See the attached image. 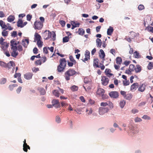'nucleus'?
Here are the masks:
<instances>
[{"mask_svg":"<svg viewBox=\"0 0 153 153\" xmlns=\"http://www.w3.org/2000/svg\"><path fill=\"white\" fill-rule=\"evenodd\" d=\"M35 64L36 65H40L42 64L41 60H38L35 61Z\"/></svg>","mask_w":153,"mask_h":153,"instance_id":"59","label":"nucleus"},{"mask_svg":"<svg viewBox=\"0 0 153 153\" xmlns=\"http://www.w3.org/2000/svg\"><path fill=\"white\" fill-rule=\"evenodd\" d=\"M32 16L30 14H28L27 16V21H30L32 18Z\"/></svg>","mask_w":153,"mask_h":153,"instance_id":"57","label":"nucleus"},{"mask_svg":"<svg viewBox=\"0 0 153 153\" xmlns=\"http://www.w3.org/2000/svg\"><path fill=\"white\" fill-rule=\"evenodd\" d=\"M52 103L53 104V105H55L57 104H59L60 103L59 101L56 99H53L52 100Z\"/></svg>","mask_w":153,"mask_h":153,"instance_id":"37","label":"nucleus"},{"mask_svg":"<svg viewBox=\"0 0 153 153\" xmlns=\"http://www.w3.org/2000/svg\"><path fill=\"white\" fill-rule=\"evenodd\" d=\"M77 72L73 69H68L64 73V77L65 79L69 80L70 79V77L76 74Z\"/></svg>","mask_w":153,"mask_h":153,"instance_id":"4","label":"nucleus"},{"mask_svg":"<svg viewBox=\"0 0 153 153\" xmlns=\"http://www.w3.org/2000/svg\"><path fill=\"white\" fill-rule=\"evenodd\" d=\"M133 97V95L132 94L130 93L126 94L124 98L127 100H131Z\"/></svg>","mask_w":153,"mask_h":153,"instance_id":"23","label":"nucleus"},{"mask_svg":"<svg viewBox=\"0 0 153 153\" xmlns=\"http://www.w3.org/2000/svg\"><path fill=\"white\" fill-rule=\"evenodd\" d=\"M134 121L135 122H139L141 121L142 120L140 118L137 117L135 119Z\"/></svg>","mask_w":153,"mask_h":153,"instance_id":"56","label":"nucleus"},{"mask_svg":"<svg viewBox=\"0 0 153 153\" xmlns=\"http://www.w3.org/2000/svg\"><path fill=\"white\" fill-rule=\"evenodd\" d=\"M148 69L149 70H151L153 68V62H150L147 66Z\"/></svg>","mask_w":153,"mask_h":153,"instance_id":"39","label":"nucleus"},{"mask_svg":"<svg viewBox=\"0 0 153 153\" xmlns=\"http://www.w3.org/2000/svg\"><path fill=\"white\" fill-rule=\"evenodd\" d=\"M41 37L39 34L37 33H35L34 34V42L39 41L41 40Z\"/></svg>","mask_w":153,"mask_h":153,"instance_id":"16","label":"nucleus"},{"mask_svg":"<svg viewBox=\"0 0 153 153\" xmlns=\"http://www.w3.org/2000/svg\"><path fill=\"white\" fill-rule=\"evenodd\" d=\"M27 149H30V147L28 145L27 146L23 145V150L25 152H27Z\"/></svg>","mask_w":153,"mask_h":153,"instance_id":"35","label":"nucleus"},{"mask_svg":"<svg viewBox=\"0 0 153 153\" xmlns=\"http://www.w3.org/2000/svg\"><path fill=\"white\" fill-rule=\"evenodd\" d=\"M99 60L97 58H95L93 61V66L95 68H99Z\"/></svg>","mask_w":153,"mask_h":153,"instance_id":"17","label":"nucleus"},{"mask_svg":"<svg viewBox=\"0 0 153 153\" xmlns=\"http://www.w3.org/2000/svg\"><path fill=\"white\" fill-rule=\"evenodd\" d=\"M122 59L120 57H117L116 59V63L119 65H120L122 62Z\"/></svg>","mask_w":153,"mask_h":153,"instance_id":"26","label":"nucleus"},{"mask_svg":"<svg viewBox=\"0 0 153 153\" xmlns=\"http://www.w3.org/2000/svg\"><path fill=\"white\" fill-rule=\"evenodd\" d=\"M108 105L110 109H112L114 107L113 103L110 101H108L107 102H102L100 103V106L103 107H105Z\"/></svg>","mask_w":153,"mask_h":153,"instance_id":"8","label":"nucleus"},{"mask_svg":"<svg viewBox=\"0 0 153 153\" xmlns=\"http://www.w3.org/2000/svg\"><path fill=\"white\" fill-rule=\"evenodd\" d=\"M53 94L54 95L57 97H58L60 94L59 91L57 90H54L53 91Z\"/></svg>","mask_w":153,"mask_h":153,"instance_id":"27","label":"nucleus"},{"mask_svg":"<svg viewBox=\"0 0 153 153\" xmlns=\"http://www.w3.org/2000/svg\"><path fill=\"white\" fill-rule=\"evenodd\" d=\"M69 59L70 61L71 62H74V64H76V61L74 59L72 56V55L70 56L69 57Z\"/></svg>","mask_w":153,"mask_h":153,"instance_id":"45","label":"nucleus"},{"mask_svg":"<svg viewBox=\"0 0 153 153\" xmlns=\"http://www.w3.org/2000/svg\"><path fill=\"white\" fill-rule=\"evenodd\" d=\"M142 70L141 66L139 65H137L135 67V70L134 71L136 73L140 72Z\"/></svg>","mask_w":153,"mask_h":153,"instance_id":"21","label":"nucleus"},{"mask_svg":"<svg viewBox=\"0 0 153 153\" xmlns=\"http://www.w3.org/2000/svg\"><path fill=\"white\" fill-rule=\"evenodd\" d=\"M33 74L32 73L28 72L24 75V77L26 79L29 80L31 79Z\"/></svg>","mask_w":153,"mask_h":153,"instance_id":"14","label":"nucleus"},{"mask_svg":"<svg viewBox=\"0 0 153 153\" xmlns=\"http://www.w3.org/2000/svg\"><path fill=\"white\" fill-rule=\"evenodd\" d=\"M110 53H112L113 55H114L115 53V50L114 49H111L110 51Z\"/></svg>","mask_w":153,"mask_h":153,"instance_id":"62","label":"nucleus"},{"mask_svg":"<svg viewBox=\"0 0 153 153\" xmlns=\"http://www.w3.org/2000/svg\"><path fill=\"white\" fill-rule=\"evenodd\" d=\"M125 102L124 100H122L120 102V107L123 108L125 104Z\"/></svg>","mask_w":153,"mask_h":153,"instance_id":"47","label":"nucleus"},{"mask_svg":"<svg viewBox=\"0 0 153 153\" xmlns=\"http://www.w3.org/2000/svg\"><path fill=\"white\" fill-rule=\"evenodd\" d=\"M22 89L21 86H19L16 89V91L17 93L19 94L21 92Z\"/></svg>","mask_w":153,"mask_h":153,"instance_id":"58","label":"nucleus"},{"mask_svg":"<svg viewBox=\"0 0 153 153\" xmlns=\"http://www.w3.org/2000/svg\"><path fill=\"white\" fill-rule=\"evenodd\" d=\"M6 25L7 26V27L5 28V30L8 29L10 30H12L13 29V28L11 26H10V24L9 23H7Z\"/></svg>","mask_w":153,"mask_h":153,"instance_id":"48","label":"nucleus"},{"mask_svg":"<svg viewBox=\"0 0 153 153\" xmlns=\"http://www.w3.org/2000/svg\"><path fill=\"white\" fill-rule=\"evenodd\" d=\"M6 30H5L4 29L2 32V35L6 37L8 36V31H6Z\"/></svg>","mask_w":153,"mask_h":153,"instance_id":"38","label":"nucleus"},{"mask_svg":"<svg viewBox=\"0 0 153 153\" xmlns=\"http://www.w3.org/2000/svg\"><path fill=\"white\" fill-rule=\"evenodd\" d=\"M70 38L69 35L63 38V42L64 43L67 42L69 41Z\"/></svg>","mask_w":153,"mask_h":153,"instance_id":"36","label":"nucleus"},{"mask_svg":"<svg viewBox=\"0 0 153 153\" xmlns=\"http://www.w3.org/2000/svg\"><path fill=\"white\" fill-rule=\"evenodd\" d=\"M105 93L104 90L101 88H99L97 91V93L99 95H102Z\"/></svg>","mask_w":153,"mask_h":153,"instance_id":"20","label":"nucleus"},{"mask_svg":"<svg viewBox=\"0 0 153 153\" xmlns=\"http://www.w3.org/2000/svg\"><path fill=\"white\" fill-rule=\"evenodd\" d=\"M101 96L102 97V98L103 100L107 99L108 97V96L107 95L104 94H103V95H102Z\"/></svg>","mask_w":153,"mask_h":153,"instance_id":"63","label":"nucleus"},{"mask_svg":"<svg viewBox=\"0 0 153 153\" xmlns=\"http://www.w3.org/2000/svg\"><path fill=\"white\" fill-rule=\"evenodd\" d=\"M56 122L58 123H59L61 122V119L60 117L59 116H57L56 118Z\"/></svg>","mask_w":153,"mask_h":153,"instance_id":"55","label":"nucleus"},{"mask_svg":"<svg viewBox=\"0 0 153 153\" xmlns=\"http://www.w3.org/2000/svg\"><path fill=\"white\" fill-rule=\"evenodd\" d=\"M123 85L124 86H126L130 84L129 81L127 79L125 80L123 82Z\"/></svg>","mask_w":153,"mask_h":153,"instance_id":"42","label":"nucleus"},{"mask_svg":"<svg viewBox=\"0 0 153 153\" xmlns=\"http://www.w3.org/2000/svg\"><path fill=\"white\" fill-rule=\"evenodd\" d=\"M138 84L137 83H133L131 86L130 90L132 91H135L138 87Z\"/></svg>","mask_w":153,"mask_h":153,"instance_id":"15","label":"nucleus"},{"mask_svg":"<svg viewBox=\"0 0 153 153\" xmlns=\"http://www.w3.org/2000/svg\"><path fill=\"white\" fill-rule=\"evenodd\" d=\"M66 61L65 58L61 59L59 60V64L57 67L58 72L62 73L64 71L66 65Z\"/></svg>","mask_w":153,"mask_h":153,"instance_id":"2","label":"nucleus"},{"mask_svg":"<svg viewBox=\"0 0 153 153\" xmlns=\"http://www.w3.org/2000/svg\"><path fill=\"white\" fill-rule=\"evenodd\" d=\"M15 18L13 16L10 15L8 17L7 20L8 22H11L14 20Z\"/></svg>","mask_w":153,"mask_h":153,"instance_id":"30","label":"nucleus"},{"mask_svg":"<svg viewBox=\"0 0 153 153\" xmlns=\"http://www.w3.org/2000/svg\"><path fill=\"white\" fill-rule=\"evenodd\" d=\"M34 25L35 28L38 30L41 29L43 27V24L40 21H36L34 23Z\"/></svg>","mask_w":153,"mask_h":153,"instance_id":"10","label":"nucleus"},{"mask_svg":"<svg viewBox=\"0 0 153 153\" xmlns=\"http://www.w3.org/2000/svg\"><path fill=\"white\" fill-rule=\"evenodd\" d=\"M38 49L36 47L34 48L33 50V52L35 54H36L38 53Z\"/></svg>","mask_w":153,"mask_h":153,"instance_id":"64","label":"nucleus"},{"mask_svg":"<svg viewBox=\"0 0 153 153\" xmlns=\"http://www.w3.org/2000/svg\"><path fill=\"white\" fill-rule=\"evenodd\" d=\"M84 82L86 84H90V81L88 80V79L87 78H85L84 79Z\"/></svg>","mask_w":153,"mask_h":153,"instance_id":"49","label":"nucleus"},{"mask_svg":"<svg viewBox=\"0 0 153 153\" xmlns=\"http://www.w3.org/2000/svg\"><path fill=\"white\" fill-rule=\"evenodd\" d=\"M109 95L110 97L112 98L116 99L119 97V93L116 91H112L110 92Z\"/></svg>","mask_w":153,"mask_h":153,"instance_id":"11","label":"nucleus"},{"mask_svg":"<svg viewBox=\"0 0 153 153\" xmlns=\"http://www.w3.org/2000/svg\"><path fill=\"white\" fill-rule=\"evenodd\" d=\"M88 111H89L88 113V115H90L93 112V110H92V109L91 108H90L89 109H87L86 111V112H87Z\"/></svg>","mask_w":153,"mask_h":153,"instance_id":"51","label":"nucleus"},{"mask_svg":"<svg viewBox=\"0 0 153 153\" xmlns=\"http://www.w3.org/2000/svg\"><path fill=\"white\" fill-rule=\"evenodd\" d=\"M114 29L113 28L110 26L109 28L108 29L107 31V34L108 35L111 36L113 32Z\"/></svg>","mask_w":153,"mask_h":153,"instance_id":"22","label":"nucleus"},{"mask_svg":"<svg viewBox=\"0 0 153 153\" xmlns=\"http://www.w3.org/2000/svg\"><path fill=\"white\" fill-rule=\"evenodd\" d=\"M17 26L18 27H23L24 25H23V21L21 19H19L17 22Z\"/></svg>","mask_w":153,"mask_h":153,"instance_id":"24","label":"nucleus"},{"mask_svg":"<svg viewBox=\"0 0 153 153\" xmlns=\"http://www.w3.org/2000/svg\"><path fill=\"white\" fill-rule=\"evenodd\" d=\"M7 79L5 78H2L0 81V83L1 84H4L6 82Z\"/></svg>","mask_w":153,"mask_h":153,"instance_id":"43","label":"nucleus"},{"mask_svg":"<svg viewBox=\"0 0 153 153\" xmlns=\"http://www.w3.org/2000/svg\"><path fill=\"white\" fill-rule=\"evenodd\" d=\"M18 86V85L16 84H13L9 85V88L10 91H12L14 87H17Z\"/></svg>","mask_w":153,"mask_h":153,"instance_id":"33","label":"nucleus"},{"mask_svg":"<svg viewBox=\"0 0 153 153\" xmlns=\"http://www.w3.org/2000/svg\"><path fill=\"white\" fill-rule=\"evenodd\" d=\"M120 94L124 98L126 94V92L124 91H120Z\"/></svg>","mask_w":153,"mask_h":153,"instance_id":"60","label":"nucleus"},{"mask_svg":"<svg viewBox=\"0 0 153 153\" xmlns=\"http://www.w3.org/2000/svg\"><path fill=\"white\" fill-rule=\"evenodd\" d=\"M96 42L97 46L101 47L102 44L101 40L99 38H97L96 40Z\"/></svg>","mask_w":153,"mask_h":153,"instance_id":"28","label":"nucleus"},{"mask_svg":"<svg viewBox=\"0 0 153 153\" xmlns=\"http://www.w3.org/2000/svg\"><path fill=\"white\" fill-rule=\"evenodd\" d=\"M43 42L41 40L37 42V44L39 48H41L43 45Z\"/></svg>","mask_w":153,"mask_h":153,"instance_id":"44","label":"nucleus"},{"mask_svg":"<svg viewBox=\"0 0 153 153\" xmlns=\"http://www.w3.org/2000/svg\"><path fill=\"white\" fill-rule=\"evenodd\" d=\"M138 8L139 10H142L144 9V7L143 5L140 4L138 6Z\"/></svg>","mask_w":153,"mask_h":153,"instance_id":"50","label":"nucleus"},{"mask_svg":"<svg viewBox=\"0 0 153 153\" xmlns=\"http://www.w3.org/2000/svg\"><path fill=\"white\" fill-rule=\"evenodd\" d=\"M135 66L133 64H130L129 65V69L131 71H134L135 70Z\"/></svg>","mask_w":153,"mask_h":153,"instance_id":"41","label":"nucleus"},{"mask_svg":"<svg viewBox=\"0 0 153 153\" xmlns=\"http://www.w3.org/2000/svg\"><path fill=\"white\" fill-rule=\"evenodd\" d=\"M133 55L134 57L135 58H139L140 57L139 53L137 51L134 52L133 53Z\"/></svg>","mask_w":153,"mask_h":153,"instance_id":"34","label":"nucleus"},{"mask_svg":"<svg viewBox=\"0 0 153 153\" xmlns=\"http://www.w3.org/2000/svg\"><path fill=\"white\" fill-rule=\"evenodd\" d=\"M90 52L88 50H86L85 53V56L88 58L90 59Z\"/></svg>","mask_w":153,"mask_h":153,"instance_id":"46","label":"nucleus"},{"mask_svg":"<svg viewBox=\"0 0 153 153\" xmlns=\"http://www.w3.org/2000/svg\"><path fill=\"white\" fill-rule=\"evenodd\" d=\"M38 90L39 91L41 95H44L45 94L46 91L44 88H39Z\"/></svg>","mask_w":153,"mask_h":153,"instance_id":"32","label":"nucleus"},{"mask_svg":"<svg viewBox=\"0 0 153 153\" xmlns=\"http://www.w3.org/2000/svg\"><path fill=\"white\" fill-rule=\"evenodd\" d=\"M0 65L2 67H6V64L2 61H0Z\"/></svg>","mask_w":153,"mask_h":153,"instance_id":"53","label":"nucleus"},{"mask_svg":"<svg viewBox=\"0 0 153 153\" xmlns=\"http://www.w3.org/2000/svg\"><path fill=\"white\" fill-rule=\"evenodd\" d=\"M0 25L2 29H5L7 27V26L5 23L2 20H0Z\"/></svg>","mask_w":153,"mask_h":153,"instance_id":"25","label":"nucleus"},{"mask_svg":"<svg viewBox=\"0 0 153 153\" xmlns=\"http://www.w3.org/2000/svg\"><path fill=\"white\" fill-rule=\"evenodd\" d=\"M130 34L131 35V36H130V37L131 39H133L135 37V33L134 32L131 31L130 32Z\"/></svg>","mask_w":153,"mask_h":153,"instance_id":"52","label":"nucleus"},{"mask_svg":"<svg viewBox=\"0 0 153 153\" xmlns=\"http://www.w3.org/2000/svg\"><path fill=\"white\" fill-rule=\"evenodd\" d=\"M100 53H99V56L101 58H102L103 60L105 56V53L102 49H100Z\"/></svg>","mask_w":153,"mask_h":153,"instance_id":"19","label":"nucleus"},{"mask_svg":"<svg viewBox=\"0 0 153 153\" xmlns=\"http://www.w3.org/2000/svg\"><path fill=\"white\" fill-rule=\"evenodd\" d=\"M4 39L2 37L0 39V45H1V47L2 49L4 51L6 50L9 46V43L6 42H4Z\"/></svg>","mask_w":153,"mask_h":153,"instance_id":"5","label":"nucleus"},{"mask_svg":"<svg viewBox=\"0 0 153 153\" xmlns=\"http://www.w3.org/2000/svg\"><path fill=\"white\" fill-rule=\"evenodd\" d=\"M130 133H131L133 134H136L138 132V130L136 127L131 126L129 128Z\"/></svg>","mask_w":153,"mask_h":153,"instance_id":"13","label":"nucleus"},{"mask_svg":"<svg viewBox=\"0 0 153 153\" xmlns=\"http://www.w3.org/2000/svg\"><path fill=\"white\" fill-rule=\"evenodd\" d=\"M77 33L81 35H83L85 33V30L82 28H79L78 31H77Z\"/></svg>","mask_w":153,"mask_h":153,"instance_id":"31","label":"nucleus"},{"mask_svg":"<svg viewBox=\"0 0 153 153\" xmlns=\"http://www.w3.org/2000/svg\"><path fill=\"white\" fill-rule=\"evenodd\" d=\"M145 30H146L149 32L153 33V27L150 26H149L146 28Z\"/></svg>","mask_w":153,"mask_h":153,"instance_id":"29","label":"nucleus"},{"mask_svg":"<svg viewBox=\"0 0 153 153\" xmlns=\"http://www.w3.org/2000/svg\"><path fill=\"white\" fill-rule=\"evenodd\" d=\"M102 84L104 86L107 85L109 83V79L105 76H102L101 77Z\"/></svg>","mask_w":153,"mask_h":153,"instance_id":"9","label":"nucleus"},{"mask_svg":"<svg viewBox=\"0 0 153 153\" xmlns=\"http://www.w3.org/2000/svg\"><path fill=\"white\" fill-rule=\"evenodd\" d=\"M19 42H17L15 39H13L10 42L11 47H16L19 44Z\"/></svg>","mask_w":153,"mask_h":153,"instance_id":"12","label":"nucleus"},{"mask_svg":"<svg viewBox=\"0 0 153 153\" xmlns=\"http://www.w3.org/2000/svg\"><path fill=\"white\" fill-rule=\"evenodd\" d=\"M71 89L72 91H75L78 90V87L76 85H74L71 88Z\"/></svg>","mask_w":153,"mask_h":153,"instance_id":"40","label":"nucleus"},{"mask_svg":"<svg viewBox=\"0 0 153 153\" xmlns=\"http://www.w3.org/2000/svg\"><path fill=\"white\" fill-rule=\"evenodd\" d=\"M15 65L14 62L13 61H10L7 64H6V68H8V69H12V73H13L15 70Z\"/></svg>","mask_w":153,"mask_h":153,"instance_id":"7","label":"nucleus"},{"mask_svg":"<svg viewBox=\"0 0 153 153\" xmlns=\"http://www.w3.org/2000/svg\"><path fill=\"white\" fill-rule=\"evenodd\" d=\"M10 53L11 56L16 58L19 54L17 50L20 52L22 51L23 48L22 46L21 45H19L17 47H11Z\"/></svg>","mask_w":153,"mask_h":153,"instance_id":"3","label":"nucleus"},{"mask_svg":"<svg viewBox=\"0 0 153 153\" xmlns=\"http://www.w3.org/2000/svg\"><path fill=\"white\" fill-rule=\"evenodd\" d=\"M42 35L43 38L46 40L49 39L52 36L53 37L52 39L53 40H55L56 39V34L53 31L51 32L49 30H45L44 32L42 33Z\"/></svg>","mask_w":153,"mask_h":153,"instance_id":"1","label":"nucleus"},{"mask_svg":"<svg viewBox=\"0 0 153 153\" xmlns=\"http://www.w3.org/2000/svg\"><path fill=\"white\" fill-rule=\"evenodd\" d=\"M109 110V108L107 107H100L99 108V113L100 115H103L108 113Z\"/></svg>","mask_w":153,"mask_h":153,"instance_id":"6","label":"nucleus"},{"mask_svg":"<svg viewBox=\"0 0 153 153\" xmlns=\"http://www.w3.org/2000/svg\"><path fill=\"white\" fill-rule=\"evenodd\" d=\"M142 118L143 119H148V120H150L151 119V118L150 117L148 116V115H144L142 117Z\"/></svg>","mask_w":153,"mask_h":153,"instance_id":"54","label":"nucleus"},{"mask_svg":"<svg viewBox=\"0 0 153 153\" xmlns=\"http://www.w3.org/2000/svg\"><path fill=\"white\" fill-rule=\"evenodd\" d=\"M74 64V62H69V61L68 62V65L69 67L73 66V65Z\"/></svg>","mask_w":153,"mask_h":153,"instance_id":"61","label":"nucleus"},{"mask_svg":"<svg viewBox=\"0 0 153 153\" xmlns=\"http://www.w3.org/2000/svg\"><path fill=\"white\" fill-rule=\"evenodd\" d=\"M146 86L145 84H142L138 87V91L141 92L144 91L145 89Z\"/></svg>","mask_w":153,"mask_h":153,"instance_id":"18","label":"nucleus"}]
</instances>
